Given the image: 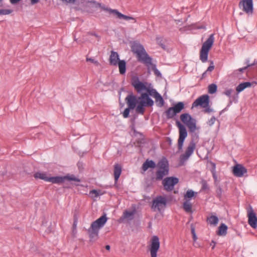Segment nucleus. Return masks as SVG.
<instances>
[{
    "label": "nucleus",
    "instance_id": "1",
    "mask_svg": "<svg viewBox=\"0 0 257 257\" xmlns=\"http://www.w3.org/2000/svg\"><path fill=\"white\" fill-rule=\"evenodd\" d=\"M81 3L82 4L85 5L86 7L89 6V4H92L93 5V7L95 8H100L102 10L108 12L109 14L116 15V17L120 19H124L127 21L132 20L134 21L135 23L137 22V20L135 18L122 14L116 10H113L101 6L100 3H97L95 1H89L86 0H81Z\"/></svg>",
    "mask_w": 257,
    "mask_h": 257
},
{
    "label": "nucleus",
    "instance_id": "2",
    "mask_svg": "<svg viewBox=\"0 0 257 257\" xmlns=\"http://www.w3.org/2000/svg\"><path fill=\"white\" fill-rule=\"evenodd\" d=\"M107 220L106 215L104 214L91 223L90 227L88 229L91 240L97 238L99 229L104 226Z\"/></svg>",
    "mask_w": 257,
    "mask_h": 257
},
{
    "label": "nucleus",
    "instance_id": "3",
    "mask_svg": "<svg viewBox=\"0 0 257 257\" xmlns=\"http://www.w3.org/2000/svg\"><path fill=\"white\" fill-rule=\"evenodd\" d=\"M150 94L147 93H143L138 97V105L136 107V112L144 114L145 106H152L154 105L153 100L149 97Z\"/></svg>",
    "mask_w": 257,
    "mask_h": 257
},
{
    "label": "nucleus",
    "instance_id": "4",
    "mask_svg": "<svg viewBox=\"0 0 257 257\" xmlns=\"http://www.w3.org/2000/svg\"><path fill=\"white\" fill-rule=\"evenodd\" d=\"M214 41V35L211 34L207 40L203 43L200 52V59L202 62L207 61L209 50L212 48Z\"/></svg>",
    "mask_w": 257,
    "mask_h": 257
},
{
    "label": "nucleus",
    "instance_id": "5",
    "mask_svg": "<svg viewBox=\"0 0 257 257\" xmlns=\"http://www.w3.org/2000/svg\"><path fill=\"white\" fill-rule=\"evenodd\" d=\"M132 51L136 53L140 61L150 63L151 59L148 56L143 46L139 43H134L132 46Z\"/></svg>",
    "mask_w": 257,
    "mask_h": 257
},
{
    "label": "nucleus",
    "instance_id": "6",
    "mask_svg": "<svg viewBox=\"0 0 257 257\" xmlns=\"http://www.w3.org/2000/svg\"><path fill=\"white\" fill-rule=\"evenodd\" d=\"M158 170L156 172V180H160L168 174L169 164L168 161L165 158L161 159L157 164Z\"/></svg>",
    "mask_w": 257,
    "mask_h": 257
},
{
    "label": "nucleus",
    "instance_id": "7",
    "mask_svg": "<svg viewBox=\"0 0 257 257\" xmlns=\"http://www.w3.org/2000/svg\"><path fill=\"white\" fill-rule=\"evenodd\" d=\"M132 85L138 93H141L145 91L147 93L150 94L151 90L154 89L151 87L150 84H149L147 82L140 81L138 77H134L132 79Z\"/></svg>",
    "mask_w": 257,
    "mask_h": 257
},
{
    "label": "nucleus",
    "instance_id": "8",
    "mask_svg": "<svg viewBox=\"0 0 257 257\" xmlns=\"http://www.w3.org/2000/svg\"><path fill=\"white\" fill-rule=\"evenodd\" d=\"M151 257H157V252L160 247V242L157 236H153L148 246Z\"/></svg>",
    "mask_w": 257,
    "mask_h": 257
},
{
    "label": "nucleus",
    "instance_id": "9",
    "mask_svg": "<svg viewBox=\"0 0 257 257\" xmlns=\"http://www.w3.org/2000/svg\"><path fill=\"white\" fill-rule=\"evenodd\" d=\"M209 103V97L208 95H203L197 99H196L192 103V107H196L200 106L202 108H206L205 112H209L210 111V109L208 108Z\"/></svg>",
    "mask_w": 257,
    "mask_h": 257
},
{
    "label": "nucleus",
    "instance_id": "10",
    "mask_svg": "<svg viewBox=\"0 0 257 257\" xmlns=\"http://www.w3.org/2000/svg\"><path fill=\"white\" fill-rule=\"evenodd\" d=\"M176 124L179 130V137L178 140V149L181 150L183 148L184 142L187 137V132L185 127L179 121H177Z\"/></svg>",
    "mask_w": 257,
    "mask_h": 257
},
{
    "label": "nucleus",
    "instance_id": "11",
    "mask_svg": "<svg viewBox=\"0 0 257 257\" xmlns=\"http://www.w3.org/2000/svg\"><path fill=\"white\" fill-rule=\"evenodd\" d=\"M166 199L161 196L157 197L153 200L152 208L154 211H160L166 205Z\"/></svg>",
    "mask_w": 257,
    "mask_h": 257
},
{
    "label": "nucleus",
    "instance_id": "12",
    "mask_svg": "<svg viewBox=\"0 0 257 257\" xmlns=\"http://www.w3.org/2000/svg\"><path fill=\"white\" fill-rule=\"evenodd\" d=\"M65 180H68L69 181H74L76 182H80V180L77 178H76L73 175H68L64 177H50L49 178V182H51L52 183H56L60 184L64 181Z\"/></svg>",
    "mask_w": 257,
    "mask_h": 257
},
{
    "label": "nucleus",
    "instance_id": "13",
    "mask_svg": "<svg viewBox=\"0 0 257 257\" xmlns=\"http://www.w3.org/2000/svg\"><path fill=\"white\" fill-rule=\"evenodd\" d=\"M239 7L244 12L248 15L253 13V0H241L239 3Z\"/></svg>",
    "mask_w": 257,
    "mask_h": 257
},
{
    "label": "nucleus",
    "instance_id": "14",
    "mask_svg": "<svg viewBox=\"0 0 257 257\" xmlns=\"http://www.w3.org/2000/svg\"><path fill=\"white\" fill-rule=\"evenodd\" d=\"M179 182L178 178L176 177H167L163 181V185L164 189L168 191H172L174 186Z\"/></svg>",
    "mask_w": 257,
    "mask_h": 257
},
{
    "label": "nucleus",
    "instance_id": "15",
    "mask_svg": "<svg viewBox=\"0 0 257 257\" xmlns=\"http://www.w3.org/2000/svg\"><path fill=\"white\" fill-rule=\"evenodd\" d=\"M248 223L253 228L257 227V217L252 208L250 207L247 210Z\"/></svg>",
    "mask_w": 257,
    "mask_h": 257
},
{
    "label": "nucleus",
    "instance_id": "16",
    "mask_svg": "<svg viewBox=\"0 0 257 257\" xmlns=\"http://www.w3.org/2000/svg\"><path fill=\"white\" fill-rule=\"evenodd\" d=\"M195 148V143L193 141H191L187 148L185 153L181 156V160L184 161L188 159V158L193 154Z\"/></svg>",
    "mask_w": 257,
    "mask_h": 257
},
{
    "label": "nucleus",
    "instance_id": "17",
    "mask_svg": "<svg viewBox=\"0 0 257 257\" xmlns=\"http://www.w3.org/2000/svg\"><path fill=\"white\" fill-rule=\"evenodd\" d=\"M232 173L237 177H242L247 173V169L241 164H237L233 167Z\"/></svg>",
    "mask_w": 257,
    "mask_h": 257
},
{
    "label": "nucleus",
    "instance_id": "18",
    "mask_svg": "<svg viewBox=\"0 0 257 257\" xmlns=\"http://www.w3.org/2000/svg\"><path fill=\"white\" fill-rule=\"evenodd\" d=\"M125 100L128 106L131 109H134L138 103V98L133 95H129L125 98Z\"/></svg>",
    "mask_w": 257,
    "mask_h": 257
},
{
    "label": "nucleus",
    "instance_id": "19",
    "mask_svg": "<svg viewBox=\"0 0 257 257\" xmlns=\"http://www.w3.org/2000/svg\"><path fill=\"white\" fill-rule=\"evenodd\" d=\"M150 95L155 99L158 105L162 106L164 105V101L162 97L155 89H154L151 90L150 93Z\"/></svg>",
    "mask_w": 257,
    "mask_h": 257
},
{
    "label": "nucleus",
    "instance_id": "20",
    "mask_svg": "<svg viewBox=\"0 0 257 257\" xmlns=\"http://www.w3.org/2000/svg\"><path fill=\"white\" fill-rule=\"evenodd\" d=\"M119 61V59L118 53L112 51L109 59L110 64L113 66H116Z\"/></svg>",
    "mask_w": 257,
    "mask_h": 257
},
{
    "label": "nucleus",
    "instance_id": "21",
    "mask_svg": "<svg viewBox=\"0 0 257 257\" xmlns=\"http://www.w3.org/2000/svg\"><path fill=\"white\" fill-rule=\"evenodd\" d=\"M156 166V165L153 161L147 160L143 164L142 169L144 172H145L149 168H154Z\"/></svg>",
    "mask_w": 257,
    "mask_h": 257
},
{
    "label": "nucleus",
    "instance_id": "22",
    "mask_svg": "<svg viewBox=\"0 0 257 257\" xmlns=\"http://www.w3.org/2000/svg\"><path fill=\"white\" fill-rule=\"evenodd\" d=\"M121 173V166L119 164H115L114 166V177L115 181H117Z\"/></svg>",
    "mask_w": 257,
    "mask_h": 257
},
{
    "label": "nucleus",
    "instance_id": "23",
    "mask_svg": "<svg viewBox=\"0 0 257 257\" xmlns=\"http://www.w3.org/2000/svg\"><path fill=\"white\" fill-rule=\"evenodd\" d=\"M251 86V83L249 82H245L239 84L236 88V90L237 92L239 93L243 91L244 89L247 87H249Z\"/></svg>",
    "mask_w": 257,
    "mask_h": 257
},
{
    "label": "nucleus",
    "instance_id": "24",
    "mask_svg": "<svg viewBox=\"0 0 257 257\" xmlns=\"http://www.w3.org/2000/svg\"><path fill=\"white\" fill-rule=\"evenodd\" d=\"M34 176L36 179H42L47 182L49 181V177L47 176L45 173L39 172H36L35 173Z\"/></svg>",
    "mask_w": 257,
    "mask_h": 257
},
{
    "label": "nucleus",
    "instance_id": "25",
    "mask_svg": "<svg viewBox=\"0 0 257 257\" xmlns=\"http://www.w3.org/2000/svg\"><path fill=\"white\" fill-rule=\"evenodd\" d=\"M227 226L224 223H222L218 228L217 234L225 236L227 234Z\"/></svg>",
    "mask_w": 257,
    "mask_h": 257
},
{
    "label": "nucleus",
    "instance_id": "26",
    "mask_svg": "<svg viewBox=\"0 0 257 257\" xmlns=\"http://www.w3.org/2000/svg\"><path fill=\"white\" fill-rule=\"evenodd\" d=\"M120 74H123L126 70V63L124 60H119L117 63Z\"/></svg>",
    "mask_w": 257,
    "mask_h": 257
},
{
    "label": "nucleus",
    "instance_id": "27",
    "mask_svg": "<svg viewBox=\"0 0 257 257\" xmlns=\"http://www.w3.org/2000/svg\"><path fill=\"white\" fill-rule=\"evenodd\" d=\"M186 125L191 132L193 133L196 130V120L194 118L186 124Z\"/></svg>",
    "mask_w": 257,
    "mask_h": 257
},
{
    "label": "nucleus",
    "instance_id": "28",
    "mask_svg": "<svg viewBox=\"0 0 257 257\" xmlns=\"http://www.w3.org/2000/svg\"><path fill=\"white\" fill-rule=\"evenodd\" d=\"M176 114L180 113L184 108V104L182 102H179L172 107Z\"/></svg>",
    "mask_w": 257,
    "mask_h": 257
},
{
    "label": "nucleus",
    "instance_id": "29",
    "mask_svg": "<svg viewBox=\"0 0 257 257\" xmlns=\"http://www.w3.org/2000/svg\"><path fill=\"white\" fill-rule=\"evenodd\" d=\"M180 119L181 121L186 124L192 120L193 118L188 113H183L180 115Z\"/></svg>",
    "mask_w": 257,
    "mask_h": 257
},
{
    "label": "nucleus",
    "instance_id": "30",
    "mask_svg": "<svg viewBox=\"0 0 257 257\" xmlns=\"http://www.w3.org/2000/svg\"><path fill=\"white\" fill-rule=\"evenodd\" d=\"M192 205L189 200H185L183 204L184 209L188 213L192 212Z\"/></svg>",
    "mask_w": 257,
    "mask_h": 257
},
{
    "label": "nucleus",
    "instance_id": "31",
    "mask_svg": "<svg viewBox=\"0 0 257 257\" xmlns=\"http://www.w3.org/2000/svg\"><path fill=\"white\" fill-rule=\"evenodd\" d=\"M104 194L101 190H92L89 192V194L91 198L95 199L100 195Z\"/></svg>",
    "mask_w": 257,
    "mask_h": 257
},
{
    "label": "nucleus",
    "instance_id": "32",
    "mask_svg": "<svg viewBox=\"0 0 257 257\" xmlns=\"http://www.w3.org/2000/svg\"><path fill=\"white\" fill-rule=\"evenodd\" d=\"M165 113L168 118H172L177 114L172 107L169 108Z\"/></svg>",
    "mask_w": 257,
    "mask_h": 257
},
{
    "label": "nucleus",
    "instance_id": "33",
    "mask_svg": "<svg viewBox=\"0 0 257 257\" xmlns=\"http://www.w3.org/2000/svg\"><path fill=\"white\" fill-rule=\"evenodd\" d=\"M207 221L211 225H216L218 222V218L215 215H211L207 218Z\"/></svg>",
    "mask_w": 257,
    "mask_h": 257
},
{
    "label": "nucleus",
    "instance_id": "34",
    "mask_svg": "<svg viewBox=\"0 0 257 257\" xmlns=\"http://www.w3.org/2000/svg\"><path fill=\"white\" fill-rule=\"evenodd\" d=\"M195 194H196V193L194 192L193 190H188L184 195V199L185 200H189V199L194 197Z\"/></svg>",
    "mask_w": 257,
    "mask_h": 257
},
{
    "label": "nucleus",
    "instance_id": "35",
    "mask_svg": "<svg viewBox=\"0 0 257 257\" xmlns=\"http://www.w3.org/2000/svg\"><path fill=\"white\" fill-rule=\"evenodd\" d=\"M217 85L215 84H210L208 87V91L210 94L215 93L217 91Z\"/></svg>",
    "mask_w": 257,
    "mask_h": 257
},
{
    "label": "nucleus",
    "instance_id": "36",
    "mask_svg": "<svg viewBox=\"0 0 257 257\" xmlns=\"http://www.w3.org/2000/svg\"><path fill=\"white\" fill-rule=\"evenodd\" d=\"M134 214V211H128L125 210L123 214L124 218H129Z\"/></svg>",
    "mask_w": 257,
    "mask_h": 257
},
{
    "label": "nucleus",
    "instance_id": "37",
    "mask_svg": "<svg viewBox=\"0 0 257 257\" xmlns=\"http://www.w3.org/2000/svg\"><path fill=\"white\" fill-rule=\"evenodd\" d=\"M13 10L11 9H2L0 10V15H7L11 14Z\"/></svg>",
    "mask_w": 257,
    "mask_h": 257
},
{
    "label": "nucleus",
    "instance_id": "38",
    "mask_svg": "<svg viewBox=\"0 0 257 257\" xmlns=\"http://www.w3.org/2000/svg\"><path fill=\"white\" fill-rule=\"evenodd\" d=\"M131 108L128 107L124 109L122 115L124 118H127L128 117Z\"/></svg>",
    "mask_w": 257,
    "mask_h": 257
},
{
    "label": "nucleus",
    "instance_id": "39",
    "mask_svg": "<svg viewBox=\"0 0 257 257\" xmlns=\"http://www.w3.org/2000/svg\"><path fill=\"white\" fill-rule=\"evenodd\" d=\"M86 60L87 62H91V63H94L95 65L97 66L99 65V62L91 58H86Z\"/></svg>",
    "mask_w": 257,
    "mask_h": 257
},
{
    "label": "nucleus",
    "instance_id": "40",
    "mask_svg": "<svg viewBox=\"0 0 257 257\" xmlns=\"http://www.w3.org/2000/svg\"><path fill=\"white\" fill-rule=\"evenodd\" d=\"M214 69V66L213 65L209 66L208 67L207 70L203 73V74H202L203 77H205L206 74L207 73V72L208 71L211 72V71H212Z\"/></svg>",
    "mask_w": 257,
    "mask_h": 257
},
{
    "label": "nucleus",
    "instance_id": "41",
    "mask_svg": "<svg viewBox=\"0 0 257 257\" xmlns=\"http://www.w3.org/2000/svg\"><path fill=\"white\" fill-rule=\"evenodd\" d=\"M233 92V90L231 89H227L223 93L226 95V96H227L228 97H230L232 93Z\"/></svg>",
    "mask_w": 257,
    "mask_h": 257
},
{
    "label": "nucleus",
    "instance_id": "42",
    "mask_svg": "<svg viewBox=\"0 0 257 257\" xmlns=\"http://www.w3.org/2000/svg\"><path fill=\"white\" fill-rule=\"evenodd\" d=\"M60 1L65 4H74L76 2V0H60Z\"/></svg>",
    "mask_w": 257,
    "mask_h": 257
},
{
    "label": "nucleus",
    "instance_id": "43",
    "mask_svg": "<svg viewBox=\"0 0 257 257\" xmlns=\"http://www.w3.org/2000/svg\"><path fill=\"white\" fill-rule=\"evenodd\" d=\"M191 233L193 235V240L195 241L197 240V236L196 235L195 228L194 227H191Z\"/></svg>",
    "mask_w": 257,
    "mask_h": 257
},
{
    "label": "nucleus",
    "instance_id": "44",
    "mask_svg": "<svg viewBox=\"0 0 257 257\" xmlns=\"http://www.w3.org/2000/svg\"><path fill=\"white\" fill-rule=\"evenodd\" d=\"M22 0H10V3L12 5H16L21 2Z\"/></svg>",
    "mask_w": 257,
    "mask_h": 257
},
{
    "label": "nucleus",
    "instance_id": "45",
    "mask_svg": "<svg viewBox=\"0 0 257 257\" xmlns=\"http://www.w3.org/2000/svg\"><path fill=\"white\" fill-rule=\"evenodd\" d=\"M153 70L154 71V72H155V74L157 75V76H160L161 75V73L160 72H159V71L156 69V67H155L154 68H153Z\"/></svg>",
    "mask_w": 257,
    "mask_h": 257
},
{
    "label": "nucleus",
    "instance_id": "46",
    "mask_svg": "<svg viewBox=\"0 0 257 257\" xmlns=\"http://www.w3.org/2000/svg\"><path fill=\"white\" fill-rule=\"evenodd\" d=\"M250 65H247V66H245L244 67H243V68H239L238 69V70L240 72H242L244 70H245V69H246L248 67H249Z\"/></svg>",
    "mask_w": 257,
    "mask_h": 257
},
{
    "label": "nucleus",
    "instance_id": "47",
    "mask_svg": "<svg viewBox=\"0 0 257 257\" xmlns=\"http://www.w3.org/2000/svg\"><path fill=\"white\" fill-rule=\"evenodd\" d=\"M215 121V118L214 117H212L209 121V124L210 125L213 124L214 123Z\"/></svg>",
    "mask_w": 257,
    "mask_h": 257
},
{
    "label": "nucleus",
    "instance_id": "48",
    "mask_svg": "<svg viewBox=\"0 0 257 257\" xmlns=\"http://www.w3.org/2000/svg\"><path fill=\"white\" fill-rule=\"evenodd\" d=\"M212 175H213V178L216 180L217 179V176H216L214 169L212 170Z\"/></svg>",
    "mask_w": 257,
    "mask_h": 257
},
{
    "label": "nucleus",
    "instance_id": "49",
    "mask_svg": "<svg viewBox=\"0 0 257 257\" xmlns=\"http://www.w3.org/2000/svg\"><path fill=\"white\" fill-rule=\"evenodd\" d=\"M40 0H31V3L32 5H35L39 2Z\"/></svg>",
    "mask_w": 257,
    "mask_h": 257
},
{
    "label": "nucleus",
    "instance_id": "50",
    "mask_svg": "<svg viewBox=\"0 0 257 257\" xmlns=\"http://www.w3.org/2000/svg\"><path fill=\"white\" fill-rule=\"evenodd\" d=\"M106 249L109 250L110 249V246L109 245H107L105 246Z\"/></svg>",
    "mask_w": 257,
    "mask_h": 257
},
{
    "label": "nucleus",
    "instance_id": "51",
    "mask_svg": "<svg viewBox=\"0 0 257 257\" xmlns=\"http://www.w3.org/2000/svg\"><path fill=\"white\" fill-rule=\"evenodd\" d=\"M3 0H0V7H3Z\"/></svg>",
    "mask_w": 257,
    "mask_h": 257
},
{
    "label": "nucleus",
    "instance_id": "52",
    "mask_svg": "<svg viewBox=\"0 0 257 257\" xmlns=\"http://www.w3.org/2000/svg\"><path fill=\"white\" fill-rule=\"evenodd\" d=\"M200 28L204 29L205 27H201Z\"/></svg>",
    "mask_w": 257,
    "mask_h": 257
}]
</instances>
